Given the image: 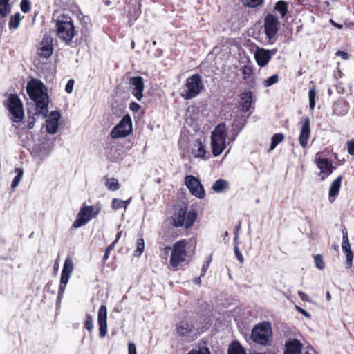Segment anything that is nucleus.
<instances>
[{"label":"nucleus","mask_w":354,"mask_h":354,"mask_svg":"<svg viewBox=\"0 0 354 354\" xmlns=\"http://www.w3.org/2000/svg\"><path fill=\"white\" fill-rule=\"evenodd\" d=\"M61 117L58 111L50 113L49 118L46 120V131L50 134H55L58 129V121Z\"/></svg>","instance_id":"20"},{"label":"nucleus","mask_w":354,"mask_h":354,"mask_svg":"<svg viewBox=\"0 0 354 354\" xmlns=\"http://www.w3.org/2000/svg\"><path fill=\"white\" fill-rule=\"evenodd\" d=\"M121 234H122V232H119L118 234H117V236H116V238L115 239V241H113L112 242V243L113 245H115V243L118 242V241L119 240V239L120 238V236H121Z\"/></svg>","instance_id":"61"},{"label":"nucleus","mask_w":354,"mask_h":354,"mask_svg":"<svg viewBox=\"0 0 354 354\" xmlns=\"http://www.w3.org/2000/svg\"><path fill=\"white\" fill-rule=\"evenodd\" d=\"M196 217V212H187V207L186 205L180 206L174 212L171 217V224L176 227L184 226L185 228H189L193 225Z\"/></svg>","instance_id":"4"},{"label":"nucleus","mask_w":354,"mask_h":354,"mask_svg":"<svg viewBox=\"0 0 354 354\" xmlns=\"http://www.w3.org/2000/svg\"><path fill=\"white\" fill-rule=\"evenodd\" d=\"M115 245H113V243H111L106 250L105 251V253L104 254V257H103V261H105L107 260V259L109 258V253H110V251L112 250L114 248Z\"/></svg>","instance_id":"53"},{"label":"nucleus","mask_w":354,"mask_h":354,"mask_svg":"<svg viewBox=\"0 0 354 354\" xmlns=\"http://www.w3.org/2000/svg\"><path fill=\"white\" fill-rule=\"evenodd\" d=\"M229 188V183L223 179L217 180L212 185V189L215 192H221Z\"/></svg>","instance_id":"27"},{"label":"nucleus","mask_w":354,"mask_h":354,"mask_svg":"<svg viewBox=\"0 0 354 354\" xmlns=\"http://www.w3.org/2000/svg\"><path fill=\"white\" fill-rule=\"evenodd\" d=\"M342 180V176H339L336 180H335L330 185L329 192H328V196L330 202H333L335 197L338 195L340 187H341V183Z\"/></svg>","instance_id":"23"},{"label":"nucleus","mask_w":354,"mask_h":354,"mask_svg":"<svg viewBox=\"0 0 354 354\" xmlns=\"http://www.w3.org/2000/svg\"><path fill=\"white\" fill-rule=\"evenodd\" d=\"M187 354H211L207 347H200L198 349H192Z\"/></svg>","instance_id":"40"},{"label":"nucleus","mask_w":354,"mask_h":354,"mask_svg":"<svg viewBox=\"0 0 354 354\" xmlns=\"http://www.w3.org/2000/svg\"><path fill=\"white\" fill-rule=\"evenodd\" d=\"M346 145L348 153L351 156H354V138L347 141Z\"/></svg>","instance_id":"47"},{"label":"nucleus","mask_w":354,"mask_h":354,"mask_svg":"<svg viewBox=\"0 0 354 354\" xmlns=\"http://www.w3.org/2000/svg\"><path fill=\"white\" fill-rule=\"evenodd\" d=\"M315 162L317 167L320 170L318 175L322 180H325L335 169V167L328 159L322 157V153H317L316 154Z\"/></svg>","instance_id":"11"},{"label":"nucleus","mask_w":354,"mask_h":354,"mask_svg":"<svg viewBox=\"0 0 354 354\" xmlns=\"http://www.w3.org/2000/svg\"><path fill=\"white\" fill-rule=\"evenodd\" d=\"M279 80L278 75L275 74L268 77L267 80L264 81L263 85L266 87H269L274 84H276Z\"/></svg>","instance_id":"39"},{"label":"nucleus","mask_w":354,"mask_h":354,"mask_svg":"<svg viewBox=\"0 0 354 354\" xmlns=\"http://www.w3.org/2000/svg\"><path fill=\"white\" fill-rule=\"evenodd\" d=\"M264 32L270 41L275 40L280 28L279 19L273 14H268L264 18Z\"/></svg>","instance_id":"10"},{"label":"nucleus","mask_w":354,"mask_h":354,"mask_svg":"<svg viewBox=\"0 0 354 354\" xmlns=\"http://www.w3.org/2000/svg\"><path fill=\"white\" fill-rule=\"evenodd\" d=\"M310 134V121L308 116L304 118V122L301 124V130L299 136V142L300 145L305 148L308 142Z\"/></svg>","instance_id":"17"},{"label":"nucleus","mask_w":354,"mask_h":354,"mask_svg":"<svg viewBox=\"0 0 354 354\" xmlns=\"http://www.w3.org/2000/svg\"><path fill=\"white\" fill-rule=\"evenodd\" d=\"M288 4L286 1H278L274 7V12L280 15L281 18H284L288 13Z\"/></svg>","instance_id":"25"},{"label":"nucleus","mask_w":354,"mask_h":354,"mask_svg":"<svg viewBox=\"0 0 354 354\" xmlns=\"http://www.w3.org/2000/svg\"><path fill=\"white\" fill-rule=\"evenodd\" d=\"M203 88L202 77L199 74H194L186 80L180 95L185 100H190L198 95Z\"/></svg>","instance_id":"5"},{"label":"nucleus","mask_w":354,"mask_h":354,"mask_svg":"<svg viewBox=\"0 0 354 354\" xmlns=\"http://www.w3.org/2000/svg\"><path fill=\"white\" fill-rule=\"evenodd\" d=\"M9 111L11 120L16 123H19L24 118L23 104L19 97L15 94H10L5 104Z\"/></svg>","instance_id":"7"},{"label":"nucleus","mask_w":354,"mask_h":354,"mask_svg":"<svg viewBox=\"0 0 354 354\" xmlns=\"http://www.w3.org/2000/svg\"><path fill=\"white\" fill-rule=\"evenodd\" d=\"M15 172L17 173V176L14 178L12 182V188H15L18 186L20 180L22 178L24 171L21 168H16Z\"/></svg>","instance_id":"36"},{"label":"nucleus","mask_w":354,"mask_h":354,"mask_svg":"<svg viewBox=\"0 0 354 354\" xmlns=\"http://www.w3.org/2000/svg\"><path fill=\"white\" fill-rule=\"evenodd\" d=\"M194 328V324L188 319L182 320L176 325V332L180 337L187 336Z\"/></svg>","instance_id":"19"},{"label":"nucleus","mask_w":354,"mask_h":354,"mask_svg":"<svg viewBox=\"0 0 354 354\" xmlns=\"http://www.w3.org/2000/svg\"><path fill=\"white\" fill-rule=\"evenodd\" d=\"M195 146L196 149L192 150V153L194 157L205 158L206 150L203 143L200 140H197Z\"/></svg>","instance_id":"28"},{"label":"nucleus","mask_w":354,"mask_h":354,"mask_svg":"<svg viewBox=\"0 0 354 354\" xmlns=\"http://www.w3.org/2000/svg\"><path fill=\"white\" fill-rule=\"evenodd\" d=\"M246 120L243 118H239L238 120H235L234 121V124L236 127H239L240 129H241L245 124Z\"/></svg>","instance_id":"50"},{"label":"nucleus","mask_w":354,"mask_h":354,"mask_svg":"<svg viewBox=\"0 0 354 354\" xmlns=\"http://www.w3.org/2000/svg\"><path fill=\"white\" fill-rule=\"evenodd\" d=\"M252 95L251 91H245L240 95L239 105L243 112H248L252 107Z\"/></svg>","instance_id":"22"},{"label":"nucleus","mask_w":354,"mask_h":354,"mask_svg":"<svg viewBox=\"0 0 354 354\" xmlns=\"http://www.w3.org/2000/svg\"><path fill=\"white\" fill-rule=\"evenodd\" d=\"M298 295L300 297L301 299L304 301H310V299H309V297L304 292L299 290L298 291Z\"/></svg>","instance_id":"55"},{"label":"nucleus","mask_w":354,"mask_h":354,"mask_svg":"<svg viewBox=\"0 0 354 354\" xmlns=\"http://www.w3.org/2000/svg\"><path fill=\"white\" fill-rule=\"evenodd\" d=\"M185 184L190 193L198 198H203L205 196V190L201 182L194 176L188 175L185 178Z\"/></svg>","instance_id":"12"},{"label":"nucleus","mask_w":354,"mask_h":354,"mask_svg":"<svg viewBox=\"0 0 354 354\" xmlns=\"http://www.w3.org/2000/svg\"><path fill=\"white\" fill-rule=\"evenodd\" d=\"M70 276H71L70 274H67V273L62 272L60 283L64 285H66L69 280Z\"/></svg>","instance_id":"48"},{"label":"nucleus","mask_w":354,"mask_h":354,"mask_svg":"<svg viewBox=\"0 0 354 354\" xmlns=\"http://www.w3.org/2000/svg\"><path fill=\"white\" fill-rule=\"evenodd\" d=\"M132 131V121L130 115L126 114L111 132L113 138H124Z\"/></svg>","instance_id":"9"},{"label":"nucleus","mask_w":354,"mask_h":354,"mask_svg":"<svg viewBox=\"0 0 354 354\" xmlns=\"http://www.w3.org/2000/svg\"><path fill=\"white\" fill-rule=\"evenodd\" d=\"M20 7L22 12L27 13L30 9V3L28 0H21Z\"/></svg>","instance_id":"45"},{"label":"nucleus","mask_w":354,"mask_h":354,"mask_svg":"<svg viewBox=\"0 0 354 354\" xmlns=\"http://www.w3.org/2000/svg\"><path fill=\"white\" fill-rule=\"evenodd\" d=\"M129 85L132 95L138 100H141L143 97L142 92L145 87L143 78L140 76L131 77L129 80Z\"/></svg>","instance_id":"16"},{"label":"nucleus","mask_w":354,"mask_h":354,"mask_svg":"<svg viewBox=\"0 0 354 354\" xmlns=\"http://www.w3.org/2000/svg\"><path fill=\"white\" fill-rule=\"evenodd\" d=\"M227 127L225 123L218 124L211 134V149L214 156H218L226 148Z\"/></svg>","instance_id":"3"},{"label":"nucleus","mask_w":354,"mask_h":354,"mask_svg":"<svg viewBox=\"0 0 354 354\" xmlns=\"http://www.w3.org/2000/svg\"><path fill=\"white\" fill-rule=\"evenodd\" d=\"M234 252H235L236 257L237 259L239 260V261L240 263H243V260H244L242 254L241 253V252L239 250V248L236 245L234 247Z\"/></svg>","instance_id":"52"},{"label":"nucleus","mask_w":354,"mask_h":354,"mask_svg":"<svg viewBox=\"0 0 354 354\" xmlns=\"http://www.w3.org/2000/svg\"><path fill=\"white\" fill-rule=\"evenodd\" d=\"M11 11L9 0H0V16L6 17Z\"/></svg>","instance_id":"29"},{"label":"nucleus","mask_w":354,"mask_h":354,"mask_svg":"<svg viewBox=\"0 0 354 354\" xmlns=\"http://www.w3.org/2000/svg\"><path fill=\"white\" fill-rule=\"evenodd\" d=\"M56 35L59 39L66 44H69L74 36L76 30L71 17L68 15L62 14L56 19Z\"/></svg>","instance_id":"2"},{"label":"nucleus","mask_w":354,"mask_h":354,"mask_svg":"<svg viewBox=\"0 0 354 354\" xmlns=\"http://www.w3.org/2000/svg\"><path fill=\"white\" fill-rule=\"evenodd\" d=\"M348 111V104L344 100H339L333 104V112L337 115H344Z\"/></svg>","instance_id":"24"},{"label":"nucleus","mask_w":354,"mask_h":354,"mask_svg":"<svg viewBox=\"0 0 354 354\" xmlns=\"http://www.w3.org/2000/svg\"><path fill=\"white\" fill-rule=\"evenodd\" d=\"M309 107L310 110H313L315 106L316 90L315 86H313L308 91Z\"/></svg>","instance_id":"34"},{"label":"nucleus","mask_w":354,"mask_h":354,"mask_svg":"<svg viewBox=\"0 0 354 354\" xmlns=\"http://www.w3.org/2000/svg\"><path fill=\"white\" fill-rule=\"evenodd\" d=\"M346 254V267L347 268H351L353 265V259L354 257V254L352 252V250H348L347 252H344Z\"/></svg>","instance_id":"44"},{"label":"nucleus","mask_w":354,"mask_h":354,"mask_svg":"<svg viewBox=\"0 0 354 354\" xmlns=\"http://www.w3.org/2000/svg\"><path fill=\"white\" fill-rule=\"evenodd\" d=\"M53 52V38L50 35L44 34L37 48V54L41 57L48 58L52 55Z\"/></svg>","instance_id":"13"},{"label":"nucleus","mask_w":354,"mask_h":354,"mask_svg":"<svg viewBox=\"0 0 354 354\" xmlns=\"http://www.w3.org/2000/svg\"><path fill=\"white\" fill-rule=\"evenodd\" d=\"M335 54L337 56L341 57L344 60H347L349 57L348 53L344 51L339 50Z\"/></svg>","instance_id":"57"},{"label":"nucleus","mask_w":354,"mask_h":354,"mask_svg":"<svg viewBox=\"0 0 354 354\" xmlns=\"http://www.w3.org/2000/svg\"><path fill=\"white\" fill-rule=\"evenodd\" d=\"M272 337L271 325L269 322L257 324L252 330L251 339L258 344L266 346L270 344Z\"/></svg>","instance_id":"6"},{"label":"nucleus","mask_w":354,"mask_h":354,"mask_svg":"<svg viewBox=\"0 0 354 354\" xmlns=\"http://www.w3.org/2000/svg\"><path fill=\"white\" fill-rule=\"evenodd\" d=\"M264 2V0H243L244 5L250 8H257L261 6Z\"/></svg>","instance_id":"38"},{"label":"nucleus","mask_w":354,"mask_h":354,"mask_svg":"<svg viewBox=\"0 0 354 354\" xmlns=\"http://www.w3.org/2000/svg\"><path fill=\"white\" fill-rule=\"evenodd\" d=\"M241 221H239L234 229V239L235 242L238 239L239 232V230H241Z\"/></svg>","instance_id":"56"},{"label":"nucleus","mask_w":354,"mask_h":354,"mask_svg":"<svg viewBox=\"0 0 354 354\" xmlns=\"http://www.w3.org/2000/svg\"><path fill=\"white\" fill-rule=\"evenodd\" d=\"M163 250H164L165 255V256L164 257V258H165V259H167V257H168V255H169V252H170V250H171V248H170L169 246H167V247L164 248Z\"/></svg>","instance_id":"60"},{"label":"nucleus","mask_w":354,"mask_h":354,"mask_svg":"<svg viewBox=\"0 0 354 354\" xmlns=\"http://www.w3.org/2000/svg\"><path fill=\"white\" fill-rule=\"evenodd\" d=\"M125 204V202L120 199L114 198L112 201V207L113 209H118L123 207V205Z\"/></svg>","instance_id":"46"},{"label":"nucleus","mask_w":354,"mask_h":354,"mask_svg":"<svg viewBox=\"0 0 354 354\" xmlns=\"http://www.w3.org/2000/svg\"><path fill=\"white\" fill-rule=\"evenodd\" d=\"M342 248L343 252H347L348 250H351L347 230L346 228H344V229H342Z\"/></svg>","instance_id":"31"},{"label":"nucleus","mask_w":354,"mask_h":354,"mask_svg":"<svg viewBox=\"0 0 354 354\" xmlns=\"http://www.w3.org/2000/svg\"><path fill=\"white\" fill-rule=\"evenodd\" d=\"M201 277H202V276H201V277H198V278H196V279H194V283H196V284H198V285H199V284L201 283Z\"/></svg>","instance_id":"64"},{"label":"nucleus","mask_w":354,"mask_h":354,"mask_svg":"<svg viewBox=\"0 0 354 354\" xmlns=\"http://www.w3.org/2000/svg\"><path fill=\"white\" fill-rule=\"evenodd\" d=\"M145 249L144 239L141 237L137 239V248L135 251L136 256H140Z\"/></svg>","instance_id":"37"},{"label":"nucleus","mask_w":354,"mask_h":354,"mask_svg":"<svg viewBox=\"0 0 354 354\" xmlns=\"http://www.w3.org/2000/svg\"><path fill=\"white\" fill-rule=\"evenodd\" d=\"M227 354H246V352L239 342L234 341L229 346Z\"/></svg>","instance_id":"26"},{"label":"nucleus","mask_w":354,"mask_h":354,"mask_svg":"<svg viewBox=\"0 0 354 354\" xmlns=\"http://www.w3.org/2000/svg\"><path fill=\"white\" fill-rule=\"evenodd\" d=\"M73 270V262L71 257H68L64 263L62 271L63 272L71 274Z\"/></svg>","instance_id":"33"},{"label":"nucleus","mask_w":354,"mask_h":354,"mask_svg":"<svg viewBox=\"0 0 354 354\" xmlns=\"http://www.w3.org/2000/svg\"><path fill=\"white\" fill-rule=\"evenodd\" d=\"M65 287H66V285H64V284L60 283V285H59V294L64 291Z\"/></svg>","instance_id":"62"},{"label":"nucleus","mask_w":354,"mask_h":354,"mask_svg":"<svg viewBox=\"0 0 354 354\" xmlns=\"http://www.w3.org/2000/svg\"><path fill=\"white\" fill-rule=\"evenodd\" d=\"M89 21V19L86 17L83 18V22L85 24V26H87L88 21Z\"/></svg>","instance_id":"63"},{"label":"nucleus","mask_w":354,"mask_h":354,"mask_svg":"<svg viewBox=\"0 0 354 354\" xmlns=\"http://www.w3.org/2000/svg\"><path fill=\"white\" fill-rule=\"evenodd\" d=\"M26 91L30 98L36 104L37 113L46 118L48 112L49 103L46 87L40 80L32 79L28 82Z\"/></svg>","instance_id":"1"},{"label":"nucleus","mask_w":354,"mask_h":354,"mask_svg":"<svg viewBox=\"0 0 354 354\" xmlns=\"http://www.w3.org/2000/svg\"><path fill=\"white\" fill-rule=\"evenodd\" d=\"M241 71L243 74V78L244 80H247L249 78L252 73V68L250 66L245 65L241 68Z\"/></svg>","instance_id":"43"},{"label":"nucleus","mask_w":354,"mask_h":354,"mask_svg":"<svg viewBox=\"0 0 354 354\" xmlns=\"http://www.w3.org/2000/svg\"><path fill=\"white\" fill-rule=\"evenodd\" d=\"M296 309L298 312H299L300 313H301L303 315H304L306 317H308L309 318L310 317V314L306 311L305 310H304L303 308H301V307L299 306H296Z\"/></svg>","instance_id":"58"},{"label":"nucleus","mask_w":354,"mask_h":354,"mask_svg":"<svg viewBox=\"0 0 354 354\" xmlns=\"http://www.w3.org/2000/svg\"><path fill=\"white\" fill-rule=\"evenodd\" d=\"M128 353L129 354H137L136 353V347L135 344L129 343L128 345Z\"/></svg>","instance_id":"54"},{"label":"nucleus","mask_w":354,"mask_h":354,"mask_svg":"<svg viewBox=\"0 0 354 354\" xmlns=\"http://www.w3.org/2000/svg\"><path fill=\"white\" fill-rule=\"evenodd\" d=\"M74 85V80L71 79L68 81L66 87L65 91L68 93H71L73 91V88Z\"/></svg>","instance_id":"49"},{"label":"nucleus","mask_w":354,"mask_h":354,"mask_svg":"<svg viewBox=\"0 0 354 354\" xmlns=\"http://www.w3.org/2000/svg\"><path fill=\"white\" fill-rule=\"evenodd\" d=\"M84 327L85 328L91 332L93 328V318L91 315H87L86 316V319L84 321Z\"/></svg>","instance_id":"42"},{"label":"nucleus","mask_w":354,"mask_h":354,"mask_svg":"<svg viewBox=\"0 0 354 354\" xmlns=\"http://www.w3.org/2000/svg\"><path fill=\"white\" fill-rule=\"evenodd\" d=\"M284 135L283 133H276L272 138V142L270 147V150H273L276 146L281 143L284 140Z\"/></svg>","instance_id":"32"},{"label":"nucleus","mask_w":354,"mask_h":354,"mask_svg":"<svg viewBox=\"0 0 354 354\" xmlns=\"http://www.w3.org/2000/svg\"><path fill=\"white\" fill-rule=\"evenodd\" d=\"M187 241L182 239L176 242L171 252L170 265L176 270V268L186 259L187 251L186 246Z\"/></svg>","instance_id":"8"},{"label":"nucleus","mask_w":354,"mask_h":354,"mask_svg":"<svg viewBox=\"0 0 354 354\" xmlns=\"http://www.w3.org/2000/svg\"><path fill=\"white\" fill-rule=\"evenodd\" d=\"M21 21V15L19 12L15 13L12 15L9 21V28L10 30H15L19 27Z\"/></svg>","instance_id":"30"},{"label":"nucleus","mask_w":354,"mask_h":354,"mask_svg":"<svg viewBox=\"0 0 354 354\" xmlns=\"http://www.w3.org/2000/svg\"><path fill=\"white\" fill-rule=\"evenodd\" d=\"M106 185L111 191H116L120 188L118 180L113 178L107 179Z\"/></svg>","instance_id":"35"},{"label":"nucleus","mask_w":354,"mask_h":354,"mask_svg":"<svg viewBox=\"0 0 354 354\" xmlns=\"http://www.w3.org/2000/svg\"><path fill=\"white\" fill-rule=\"evenodd\" d=\"M93 206H85L81 208L76 220L73 224V227L77 228L84 225L93 217Z\"/></svg>","instance_id":"14"},{"label":"nucleus","mask_w":354,"mask_h":354,"mask_svg":"<svg viewBox=\"0 0 354 354\" xmlns=\"http://www.w3.org/2000/svg\"><path fill=\"white\" fill-rule=\"evenodd\" d=\"M276 52V49L266 50L257 48L254 53V58L257 64L261 67L266 66Z\"/></svg>","instance_id":"15"},{"label":"nucleus","mask_w":354,"mask_h":354,"mask_svg":"<svg viewBox=\"0 0 354 354\" xmlns=\"http://www.w3.org/2000/svg\"><path fill=\"white\" fill-rule=\"evenodd\" d=\"M209 262H210V260L207 261L206 263H204L203 265V267H202V274H201V276H203L205 274V273L206 272L209 266Z\"/></svg>","instance_id":"59"},{"label":"nucleus","mask_w":354,"mask_h":354,"mask_svg":"<svg viewBox=\"0 0 354 354\" xmlns=\"http://www.w3.org/2000/svg\"><path fill=\"white\" fill-rule=\"evenodd\" d=\"M141 108L140 105L138 104L137 102H131L129 104V109L134 112H137L140 110Z\"/></svg>","instance_id":"51"},{"label":"nucleus","mask_w":354,"mask_h":354,"mask_svg":"<svg viewBox=\"0 0 354 354\" xmlns=\"http://www.w3.org/2000/svg\"><path fill=\"white\" fill-rule=\"evenodd\" d=\"M315 263L316 267L319 270H323L325 267V263L323 260L322 256L321 254H317L315 257Z\"/></svg>","instance_id":"41"},{"label":"nucleus","mask_w":354,"mask_h":354,"mask_svg":"<svg viewBox=\"0 0 354 354\" xmlns=\"http://www.w3.org/2000/svg\"><path fill=\"white\" fill-rule=\"evenodd\" d=\"M106 317V307L104 305H102L99 308L97 314V322L99 324L100 336L101 338L104 337L107 333Z\"/></svg>","instance_id":"18"},{"label":"nucleus","mask_w":354,"mask_h":354,"mask_svg":"<svg viewBox=\"0 0 354 354\" xmlns=\"http://www.w3.org/2000/svg\"><path fill=\"white\" fill-rule=\"evenodd\" d=\"M302 344L297 339H290L285 344L283 354H301Z\"/></svg>","instance_id":"21"}]
</instances>
